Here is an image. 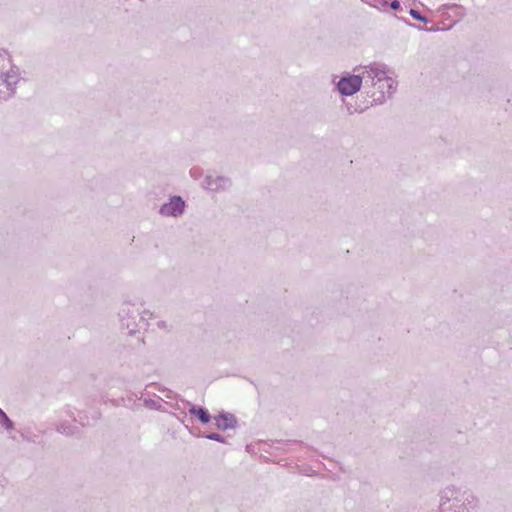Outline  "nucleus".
I'll return each mask as SVG.
<instances>
[{"mask_svg":"<svg viewBox=\"0 0 512 512\" xmlns=\"http://www.w3.org/2000/svg\"><path fill=\"white\" fill-rule=\"evenodd\" d=\"M5 412L0 408V417L4 414Z\"/></svg>","mask_w":512,"mask_h":512,"instance_id":"19","label":"nucleus"},{"mask_svg":"<svg viewBox=\"0 0 512 512\" xmlns=\"http://www.w3.org/2000/svg\"><path fill=\"white\" fill-rule=\"evenodd\" d=\"M119 321L122 330H127V333L132 335L137 333L140 328L149 325V320H154L153 313L149 311H140L139 307L135 304L125 302L119 309Z\"/></svg>","mask_w":512,"mask_h":512,"instance_id":"3","label":"nucleus"},{"mask_svg":"<svg viewBox=\"0 0 512 512\" xmlns=\"http://www.w3.org/2000/svg\"><path fill=\"white\" fill-rule=\"evenodd\" d=\"M410 15L416 20L427 22V18L421 15V13L415 9L410 10Z\"/></svg>","mask_w":512,"mask_h":512,"instance_id":"15","label":"nucleus"},{"mask_svg":"<svg viewBox=\"0 0 512 512\" xmlns=\"http://www.w3.org/2000/svg\"><path fill=\"white\" fill-rule=\"evenodd\" d=\"M188 405H189V413L191 415L195 416L201 423L207 424L210 422L211 415L206 408H204L202 406H197V405H194L191 403H188Z\"/></svg>","mask_w":512,"mask_h":512,"instance_id":"9","label":"nucleus"},{"mask_svg":"<svg viewBox=\"0 0 512 512\" xmlns=\"http://www.w3.org/2000/svg\"><path fill=\"white\" fill-rule=\"evenodd\" d=\"M366 66L357 75H348L342 77L337 83V89L344 96H351L358 92L362 86H365Z\"/></svg>","mask_w":512,"mask_h":512,"instance_id":"5","label":"nucleus"},{"mask_svg":"<svg viewBox=\"0 0 512 512\" xmlns=\"http://www.w3.org/2000/svg\"><path fill=\"white\" fill-rule=\"evenodd\" d=\"M0 423L2 424V426H4L7 430H11L13 429L14 427V424L12 422V420L7 416L6 413H4L1 417H0Z\"/></svg>","mask_w":512,"mask_h":512,"instance_id":"13","label":"nucleus"},{"mask_svg":"<svg viewBox=\"0 0 512 512\" xmlns=\"http://www.w3.org/2000/svg\"><path fill=\"white\" fill-rule=\"evenodd\" d=\"M203 437H205L206 439H209V440L220 442V443H226L225 438L219 433L210 432V433L204 434Z\"/></svg>","mask_w":512,"mask_h":512,"instance_id":"12","label":"nucleus"},{"mask_svg":"<svg viewBox=\"0 0 512 512\" xmlns=\"http://www.w3.org/2000/svg\"><path fill=\"white\" fill-rule=\"evenodd\" d=\"M444 9H454L456 10L457 15L462 18L464 16V9L461 6L458 5H443L441 10Z\"/></svg>","mask_w":512,"mask_h":512,"instance_id":"14","label":"nucleus"},{"mask_svg":"<svg viewBox=\"0 0 512 512\" xmlns=\"http://www.w3.org/2000/svg\"><path fill=\"white\" fill-rule=\"evenodd\" d=\"M215 426L220 430L234 429L237 425V418L228 412H221L214 417Z\"/></svg>","mask_w":512,"mask_h":512,"instance_id":"8","label":"nucleus"},{"mask_svg":"<svg viewBox=\"0 0 512 512\" xmlns=\"http://www.w3.org/2000/svg\"><path fill=\"white\" fill-rule=\"evenodd\" d=\"M152 326V330L158 329L164 332H170L173 328L172 324L168 323L166 320H157L154 323H149L147 327Z\"/></svg>","mask_w":512,"mask_h":512,"instance_id":"11","label":"nucleus"},{"mask_svg":"<svg viewBox=\"0 0 512 512\" xmlns=\"http://www.w3.org/2000/svg\"><path fill=\"white\" fill-rule=\"evenodd\" d=\"M439 512H471L478 506L477 497L450 485L443 488L439 494Z\"/></svg>","mask_w":512,"mask_h":512,"instance_id":"2","label":"nucleus"},{"mask_svg":"<svg viewBox=\"0 0 512 512\" xmlns=\"http://www.w3.org/2000/svg\"><path fill=\"white\" fill-rule=\"evenodd\" d=\"M231 186L230 179L219 176L216 174H208L203 182V187L207 190L217 192L220 190H225Z\"/></svg>","mask_w":512,"mask_h":512,"instance_id":"7","label":"nucleus"},{"mask_svg":"<svg viewBox=\"0 0 512 512\" xmlns=\"http://www.w3.org/2000/svg\"><path fill=\"white\" fill-rule=\"evenodd\" d=\"M57 432L66 436L73 435L76 431V427L68 421H62L56 426Z\"/></svg>","mask_w":512,"mask_h":512,"instance_id":"10","label":"nucleus"},{"mask_svg":"<svg viewBox=\"0 0 512 512\" xmlns=\"http://www.w3.org/2000/svg\"><path fill=\"white\" fill-rule=\"evenodd\" d=\"M392 74L390 68L383 63L374 62L366 66L365 88L377 89L378 95L371 92L375 101L382 103L396 91L397 81Z\"/></svg>","mask_w":512,"mask_h":512,"instance_id":"1","label":"nucleus"},{"mask_svg":"<svg viewBox=\"0 0 512 512\" xmlns=\"http://www.w3.org/2000/svg\"><path fill=\"white\" fill-rule=\"evenodd\" d=\"M185 202L180 196H172L168 202L164 203L159 213L165 217H179L183 214Z\"/></svg>","mask_w":512,"mask_h":512,"instance_id":"6","label":"nucleus"},{"mask_svg":"<svg viewBox=\"0 0 512 512\" xmlns=\"http://www.w3.org/2000/svg\"><path fill=\"white\" fill-rule=\"evenodd\" d=\"M67 414H68L69 416H71V417L73 416V414H72V412H71L70 410H67Z\"/></svg>","mask_w":512,"mask_h":512,"instance_id":"18","label":"nucleus"},{"mask_svg":"<svg viewBox=\"0 0 512 512\" xmlns=\"http://www.w3.org/2000/svg\"><path fill=\"white\" fill-rule=\"evenodd\" d=\"M18 80V73L12 68L7 52L0 50V101L14 94Z\"/></svg>","mask_w":512,"mask_h":512,"instance_id":"4","label":"nucleus"},{"mask_svg":"<svg viewBox=\"0 0 512 512\" xmlns=\"http://www.w3.org/2000/svg\"><path fill=\"white\" fill-rule=\"evenodd\" d=\"M392 10H398L400 8V3L397 0H391L388 4Z\"/></svg>","mask_w":512,"mask_h":512,"instance_id":"16","label":"nucleus"},{"mask_svg":"<svg viewBox=\"0 0 512 512\" xmlns=\"http://www.w3.org/2000/svg\"><path fill=\"white\" fill-rule=\"evenodd\" d=\"M361 1L372 6V7H378L379 0H361Z\"/></svg>","mask_w":512,"mask_h":512,"instance_id":"17","label":"nucleus"}]
</instances>
